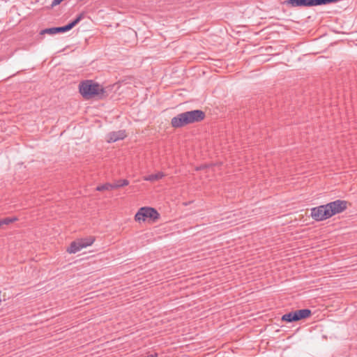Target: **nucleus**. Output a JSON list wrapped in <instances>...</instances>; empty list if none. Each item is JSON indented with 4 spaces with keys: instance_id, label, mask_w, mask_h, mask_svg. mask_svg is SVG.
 Returning <instances> with one entry per match:
<instances>
[{
    "instance_id": "2eb2a0df",
    "label": "nucleus",
    "mask_w": 357,
    "mask_h": 357,
    "mask_svg": "<svg viewBox=\"0 0 357 357\" xmlns=\"http://www.w3.org/2000/svg\"><path fill=\"white\" fill-rule=\"evenodd\" d=\"M17 220L16 218H3V219H1L0 220V228L6 225H9L13 222H15V220Z\"/></svg>"
},
{
    "instance_id": "0eeeda50",
    "label": "nucleus",
    "mask_w": 357,
    "mask_h": 357,
    "mask_svg": "<svg viewBox=\"0 0 357 357\" xmlns=\"http://www.w3.org/2000/svg\"><path fill=\"white\" fill-rule=\"evenodd\" d=\"M124 130H119L116 132H109L107 136V142L109 143L115 142L120 139H123L126 137Z\"/></svg>"
},
{
    "instance_id": "1a4fd4ad",
    "label": "nucleus",
    "mask_w": 357,
    "mask_h": 357,
    "mask_svg": "<svg viewBox=\"0 0 357 357\" xmlns=\"http://www.w3.org/2000/svg\"><path fill=\"white\" fill-rule=\"evenodd\" d=\"M287 3L291 5L292 7L298 6H312L311 0H288Z\"/></svg>"
},
{
    "instance_id": "4468645a",
    "label": "nucleus",
    "mask_w": 357,
    "mask_h": 357,
    "mask_svg": "<svg viewBox=\"0 0 357 357\" xmlns=\"http://www.w3.org/2000/svg\"><path fill=\"white\" fill-rule=\"evenodd\" d=\"M79 241L81 242L82 245H83V248H86V247L92 245V243L94 241V238L92 237H90L88 238L80 239Z\"/></svg>"
},
{
    "instance_id": "39448f33",
    "label": "nucleus",
    "mask_w": 357,
    "mask_h": 357,
    "mask_svg": "<svg viewBox=\"0 0 357 357\" xmlns=\"http://www.w3.org/2000/svg\"><path fill=\"white\" fill-rule=\"evenodd\" d=\"M185 116L188 124L198 123L202 121L205 117V114L203 111L195 109L192 111L185 112Z\"/></svg>"
},
{
    "instance_id": "dca6fc26",
    "label": "nucleus",
    "mask_w": 357,
    "mask_h": 357,
    "mask_svg": "<svg viewBox=\"0 0 357 357\" xmlns=\"http://www.w3.org/2000/svg\"><path fill=\"white\" fill-rule=\"evenodd\" d=\"M115 188L123 187L129 184V181L127 179L119 180L114 183Z\"/></svg>"
},
{
    "instance_id": "6e6552de",
    "label": "nucleus",
    "mask_w": 357,
    "mask_h": 357,
    "mask_svg": "<svg viewBox=\"0 0 357 357\" xmlns=\"http://www.w3.org/2000/svg\"><path fill=\"white\" fill-rule=\"evenodd\" d=\"M296 321L305 319L311 315V310L309 309H302L293 311Z\"/></svg>"
},
{
    "instance_id": "f03ea898",
    "label": "nucleus",
    "mask_w": 357,
    "mask_h": 357,
    "mask_svg": "<svg viewBox=\"0 0 357 357\" xmlns=\"http://www.w3.org/2000/svg\"><path fill=\"white\" fill-rule=\"evenodd\" d=\"M79 89L80 93L85 98H91L95 96L102 98L105 96L102 86L93 82L92 80H86L81 82Z\"/></svg>"
},
{
    "instance_id": "ddd939ff",
    "label": "nucleus",
    "mask_w": 357,
    "mask_h": 357,
    "mask_svg": "<svg viewBox=\"0 0 357 357\" xmlns=\"http://www.w3.org/2000/svg\"><path fill=\"white\" fill-rule=\"evenodd\" d=\"M282 320L284 321H287V322L296 321L294 316V312H291L284 314L282 317Z\"/></svg>"
},
{
    "instance_id": "7ed1b4c3",
    "label": "nucleus",
    "mask_w": 357,
    "mask_h": 357,
    "mask_svg": "<svg viewBox=\"0 0 357 357\" xmlns=\"http://www.w3.org/2000/svg\"><path fill=\"white\" fill-rule=\"evenodd\" d=\"M158 211L151 207H142L136 213L135 218L137 221H146L149 219L152 222H155L159 218Z\"/></svg>"
},
{
    "instance_id": "f8f14e48",
    "label": "nucleus",
    "mask_w": 357,
    "mask_h": 357,
    "mask_svg": "<svg viewBox=\"0 0 357 357\" xmlns=\"http://www.w3.org/2000/svg\"><path fill=\"white\" fill-rule=\"evenodd\" d=\"M114 188H115L114 184L105 183V184L98 186L96 188V190L98 191H102V190H111Z\"/></svg>"
},
{
    "instance_id": "9d476101",
    "label": "nucleus",
    "mask_w": 357,
    "mask_h": 357,
    "mask_svg": "<svg viewBox=\"0 0 357 357\" xmlns=\"http://www.w3.org/2000/svg\"><path fill=\"white\" fill-rule=\"evenodd\" d=\"M83 248V245L79 241H73L71 243L70 247L67 249L69 253H76Z\"/></svg>"
},
{
    "instance_id": "f257e3e1",
    "label": "nucleus",
    "mask_w": 357,
    "mask_h": 357,
    "mask_svg": "<svg viewBox=\"0 0 357 357\" xmlns=\"http://www.w3.org/2000/svg\"><path fill=\"white\" fill-rule=\"evenodd\" d=\"M347 202L337 199L325 205L311 209V216L317 221L326 220L333 215L342 213L347 208Z\"/></svg>"
},
{
    "instance_id": "423d86ee",
    "label": "nucleus",
    "mask_w": 357,
    "mask_h": 357,
    "mask_svg": "<svg viewBox=\"0 0 357 357\" xmlns=\"http://www.w3.org/2000/svg\"><path fill=\"white\" fill-rule=\"evenodd\" d=\"M171 125L173 128H181L188 125L185 112L181 113L173 117L171 120Z\"/></svg>"
},
{
    "instance_id": "9b49d317",
    "label": "nucleus",
    "mask_w": 357,
    "mask_h": 357,
    "mask_svg": "<svg viewBox=\"0 0 357 357\" xmlns=\"http://www.w3.org/2000/svg\"><path fill=\"white\" fill-rule=\"evenodd\" d=\"M164 176H165V174L162 172H158L156 174L146 176L143 178V179L144 181L154 182L155 181H158V180L162 178Z\"/></svg>"
},
{
    "instance_id": "20e7f679",
    "label": "nucleus",
    "mask_w": 357,
    "mask_h": 357,
    "mask_svg": "<svg viewBox=\"0 0 357 357\" xmlns=\"http://www.w3.org/2000/svg\"><path fill=\"white\" fill-rule=\"evenodd\" d=\"M83 18L82 15H78L73 22L68 23L67 25L63 26H59V27H52V28H47L45 29L40 31V34L44 35V34H50V35H54L59 33H63L70 31L72 29L75 25H77L81 20Z\"/></svg>"
}]
</instances>
